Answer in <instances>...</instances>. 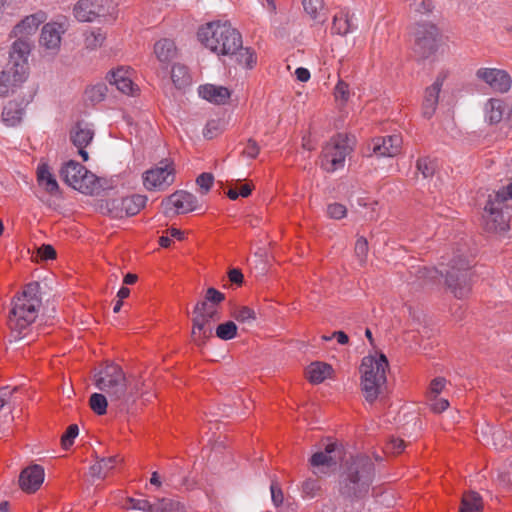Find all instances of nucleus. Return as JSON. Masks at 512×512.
<instances>
[{
    "label": "nucleus",
    "mask_w": 512,
    "mask_h": 512,
    "mask_svg": "<svg viewBox=\"0 0 512 512\" xmlns=\"http://www.w3.org/2000/svg\"><path fill=\"white\" fill-rule=\"evenodd\" d=\"M235 186L238 187V196L244 198L250 196L254 189V184L252 182L242 183L241 180H237Z\"/></svg>",
    "instance_id": "nucleus-60"
},
{
    "label": "nucleus",
    "mask_w": 512,
    "mask_h": 512,
    "mask_svg": "<svg viewBox=\"0 0 512 512\" xmlns=\"http://www.w3.org/2000/svg\"><path fill=\"white\" fill-rule=\"evenodd\" d=\"M414 55L424 60L435 54L438 49L440 30L432 23H418L414 30Z\"/></svg>",
    "instance_id": "nucleus-11"
},
{
    "label": "nucleus",
    "mask_w": 512,
    "mask_h": 512,
    "mask_svg": "<svg viewBox=\"0 0 512 512\" xmlns=\"http://www.w3.org/2000/svg\"><path fill=\"white\" fill-rule=\"evenodd\" d=\"M388 366V360L384 354L379 357L369 355L362 359L360 366L361 390L367 402H375L380 395L382 387L386 383Z\"/></svg>",
    "instance_id": "nucleus-6"
},
{
    "label": "nucleus",
    "mask_w": 512,
    "mask_h": 512,
    "mask_svg": "<svg viewBox=\"0 0 512 512\" xmlns=\"http://www.w3.org/2000/svg\"><path fill=\"white\" fill-rule=\"evenodd\" d=\"M106 92L107 87L105 84H96L85 90V97L87 101L96 104L104 100Z\"/></svg>",
    "instance_id": "nucleus-38"
},
{
    "label": "nucleus",
    "mask_w": 512,
    "mask_h": 512,
    "mask_svg": "<svg viewBox=\"0 0 512 512\" xmlns=\"http://www.w3.org/2000/svg\"><path fill=\"white\" fill-rule=\"evenodd\" d=\"M29 45L20 40L12 44L8 67L0 72V96H6L23 83L28 75Z\"/></svg>",
    "instance_id": "nucleus-5"
},
{
    "label": "nucleus",
    "mask_w": 512,
    "mask_h": 512,
    "mask_svg": "<svg viewBox=\"0 0 512 512\" xmlns=\"http://www.w3.org/2000/svg\"><path fill=\"white\" fill-rule=\"evenodd\" d=\"M154 53L161 63H169L177 56V47L171 39H160L154 44Z\"/></svg>",
    "instance_id": "nucleus-30"
},
{
    "label": "nucleus",
    "mask_w": 512,
    "mask_h": 512,
    "mask_svg": "<svg viewBox=\"0 0 512 512\" xmlns=\"http://www.w3.org/2000/svg\"><path fill=\"white\" fill-rule=\"evenodd\" d=\"M125 507L127 509H136L146 512H152V504L147 499L144 498H127Z\"/></svg>",
    "instance_id": "nucleus-48"
},
{
    "label": "nucleus",
    "mask_w": 512,
    "mask_h": 512,
    "mask_svg": "<svg viewBox=\"0 0 512 512\" xmlns=\"http://www.w3.org/2000/svg\"><path fill=\"white\" fill-rule=\"evenodd\" d=\"M403 139L400 134L374 137L367 145L368 155L379 157H395L402 150Z\"/></svg>",
    "instance_id": "nucleus-16"
},
{
    "label": "nucleus",
    "mask_w": 512,
    "mask_h": 512,
    "mask_svg": "<svg viewBox=\"0 0 512 512\" xmlns=\"http://www.w3.org/2000/svg\"><path fill=\"white\" fill-rule=\"evenodd\" d=\"M16 388L11 389L9 386L0 388V410L7 404Z\"/></svg>",
    "instance_id": "nucleus-63"
},
{
    "label": "nucleus",
    "mask_w": 512,
    "mask_h": 512,
    "mask_svg": "<svg viewBox=\"0 0 512 512\" xmlns=\"http://www.w3.org/2000/svg\"><path fill=\"white\" fill-rule=\"evenodd\" d=\"M341 458V451L335 442L328 443L324 451L314 453L310 459V463L314 467L333 466Z\"/></svg>",
    "instance_id": "nucleus-24"
},
{
    "label": "nucleus",
    "mask_w": 512,
    "mask_h": 512,
    "mask_svg": "<svg viewBox=\"0 0 512 512\" xmlns=\"http://www.w3.org/2000/svg\"><path fill=\"white\" fill-rule=\"evenodd\" d=\"M354 138L347 134L338 133L323 147L321 167L327 172L342 168L346 157L352 152Z\"/></svg>",
    "instance_id": "nucleus-9"
},
{
    "label": "nucleus",
    "mask_w": 512,
    "mask_h": 512,
    "mask_svg": "<svg viewBox=\"0 0 512 512\" xmlns=\"http://www.w3.org/2000/svg\"><path fill=\"white\" fill-rule=\"evenodd\" d=\"M147 196L133 194L127 197H118L109 199L105 203V208L110 217L122 219L138 214L146 205Z\"/></svg>",
    "instance_id": "nucleus-15"
},
{
    "label": "nucleus",
    "mask_w": 512,
    "mask_h": 512,
    "mask_svg": "<svg viewBox=\"0 0 512 512\" xmlns=\"http://www.w3.org/2000/svg\"><path fill=\"white\" fill-rule=\"evenodd\" d=\"M333 369L329 364L323 362L311 363L306 371L308 380L313 384H319L330 376Z\"/></svg>",
    "instance_id": "nucleus-32"
},
{
    "label": "nucleus",
    "mask_w": 512,
    "mask_h": 512,
    "mask_svg": "<svg viewBox=\"0 0 512 512\" xmlns=\"http://www.w3.org/2000/svg\"><path fill=\"white\" fill-rule=\"evenodd\" d=\"M233 317L238 322H242V323L251 322L256 319V313L252 308H250L248 306H241V307L235 309V311L233 312Z\"/></svg>",
    "instance_id": "nucleus-44"
},
{
    "label": "nucleus",
    "mask_w": 512,
    "mask_h": 512,
    "mask_svg": "<svg viewBox=\"0 0 512 512\" xmlns=\"http://www.w3.org/2000/svg\"><path fill=\"white\" fill-rule=\"evenodd\" d=\"M375 476V465L366 455L346 460L339 475V494L350 502L363 499L369 492Z\"/></svg>",
    "instance_id": "nucleus-2"
},
{
    "label": "nucleus",
    "mask_w": 512,
    "mask_h": 512,
    "mask_svg": "<svg viewBox=\"0 0 512 512\" xmlns=\"http://www.w3.org/2000/svg\"><path fill=\"white\" fill-rule=\"evenodd\" d=\"M504 203L489 194L483 209V229L488 233H501L509 229V216L503 212Z\"/></svg>",
    "instance_id": "nucleus-14"
},
{
    "label": "nucleus",
    "mask_w": 512,
    "mask_h": 512,
    "mask_svg": "<svg viewBox=\"0 0 512 512\" xmlns=\"http://www.w3.org/2000/svg\"><path fill=\"white\" fill-rule=\"evenodd\" d=\"M237 335V325L233 321H227L218 325L216 336L222 340L233 339Z\"/></svg>",
    "instance_id": "nucleus-41"
},
{
    "label": "nucleus",
    "mask_w": 512,
    "mask_h": 512,
    "mask_svg": "<svg viewBox=\"0 0 512 512\" xmlns=\"http://www.w3.org/2000/svg\"><path fill=\"white\" fill-rule=\"evenodd\" d=\"M94 383L119 410H124L139 393V381L127 378L123 369L114 363H104L94 375Z\"/></svg>",
    "instance_id": "nucleus-3"
},
{
    "label": "nucleus",
    "mask_w": 512,
    "mask_h": 512,
    "mask_svg": "<svg viewBox=\"0 0 512 512\" xmlns=\"http://www.w3.org/2000/svg\"><path fill=\"white\" fill-rule=\"evenodd\" d=\"M198 92L203 99L217 105L226 104L231 97V91L228 88L213 84L201 85Z\"/></svg>",
    "instance_id": "nucleus-26"
},
{
    "label": "nucleus",
    "mask_w": 512,
    "mask_h": 512,
    "mask_svg": "<svg viewBox=\"0 0 512 512\" xmlns=\"http://www.w3.org/2000/svg\"><path fill=\"white\" fill-rule=\"evenodd\" d=\"M106 39V34L101 29L91 30L85 34V47L94 50L101 47Z\"/></svg>",
    "instance_id": "nucleus-37"
},
{
    "label": "nucleus",
    "mask_w": 512,
    "mask_h": 512,
    "mask_svg": "<svg viewBox=\"0 0 512 512\" xmlns=\"http://www.w3.org/2000/svg\"><path fill=\"white\" fill-rule=\"evenodd\" d=\"M171 79L176 88H185L191 82L188 68L181 64L173 65L171 69Z\"/></svg>",
    "instance_id": "nucleus-34"
},
{
    "label": "nucleus",
    "mask_w": 512,
    "mask_h": 512,
    "mask_svg": "<svg viewBox=\"0 0 512 512\" xmlns=\"http://www.w3.org/2000/svg\"><path fill=\"white\" fill-rule=\"evenodd\" d=\"M431 401V409L435 413H441L449 407V402L446 399L436 397H429Z\"/></svg>",
    "instance_id": "nucleus-58"
},
{
    "label": "nucleus",
    "mask_w": 512,
    "mask_h": 512,
    "mask_svg": "<svg viewBox=\"0 0 512 512\" xmlns=\"http://www.w3.org/2000/svg\"><path fill=\"white\" fill-rule=\"evenodd\" d=\"M133 74L134 70L131 67L121 66L109 73L108 80L123 94L134 95L138 91V86L132 80Z\"/></svg>",
    "instance_id": "nucleus-19"
},
{
    "label": "nucleus",
    "mask_w": 512,
    "mask_h": 512,
    "mask_svg": "<svg viewBox=\"0 0 512 512\" xmlns=\"http://www.w3.org/2000/svg\"><path fill=\"white\" fill-rule=\"evenodd\" d=\"M353 16L346 9L337 12L333 17L331 31L334 34L345 36L352 32L356 26L352 21Z\"/></svg>",
    "instance_id": "nucleus-28"
},
{
    "label": "nucleus",
    "mask_w": 512,
    "mask_h": 512,
    "mask_svg": "<svg viewBox=\"0 0 512 512\" xmlns=\"http://www.w3.org/2000/svg\"><path fill=\"white\" fill-rule=\"evenodd\" d=\"M482 497L475 491H469L463 494L460 505V512H482Z\"/></svg>",
    "instance_id": "nucleus-33"
},
{
    "label": "nucleus",
    "mask_w": 512,
    "mask_h": 512,
    "mask_svg": "<svg viewBox=\"0 0 512 512\" xmlns=\"http://www.w3.org/2000/svg\"><path fill=\"white\" fill-rule=\"evenodd\" d=\"M165 213L174 210L176 214H185L194 211L197 207V198L186 191H176L163 201Z\"/></svg>",
    "instance_id": "nucleus-18"
},
{
    "label": "nucleus",
    "mask_w": 512,
    "mask_h": 512,
    "mask_svg": "<svg viewBox=\"0 0 512 512\" xmlns=\"http://www.w3.org/2000/svg\"><path fill=\"white\" fill-rule=\"evenodd\" d=\"M320 490L321 486L317 479H307L302 484V492L306 497L313 498L319 495Z\"/></svg>",
    "instance_id": "nucleus-47"
},
{
    "label": "nucleus",
    "mask_w": 512,
    "mask_h": 512,
    "mask_svg": "<svg viewBox=\"0 0 512 512\" xmlns=\"http://www.w3.org/2000/svg\"><path fill=\"white\" fill-rule=\"evenodd\" d=\"M346 213V207L340 203H333L327 207V214L330 218L333 219H342L346 216Z\"/></svg>",
    "instance_id": "nucleus-55"
},
{
    "label": "nucleus",
    "mask_w": 512,
    "mask_h": 512,
    "mask_svg": "<svg viewBox=\"0 0 512 512\" xmlns=\"http://www.w3.org/2000/svg\"><path fill=\"white\" fill-rule=\"evenodd\" d=\"M447 289L457 299L468 297L472 289V272L469 261L465 258L453 259L443 275Z\"/></svg>",
    "instance_id": "nucleus-7"
},
{
    "label": "nucleus",
    "mask_w": 512,
    "mask_h": 512,
    "mask_svg": "<svg viewBox=\"0 0 512 512\" xmlns=\"http://www.w3.org/2000/svg\"><path fill=\"white\" fill-rule=\"evenodd\" d=\"M90 408L97 415H104L107 412V397L101 393H93L89 399Z\"/></svg>",
    "instance_id": "nucleus-40"
},
{
    "label": "nucleus",
    "mask_w": 512,
    "mask_h": 512,
    "mask_svg": "<svg viewBox=\"0 0 512 512\" xmlns=\"http://www.w3.org/2000/svg\"><path fill=\"white\" fill-rule=\"evenodd\" d=\"M304 11L312 18L317 19L324 10L323 0H302Z\"/></svg>",
    "instance_id": "nucleus-43"
},
{
    "label": "nucleus",
    "mask_w": 512,
    "mask_h": 512,
    "mask_svg": "<svg viewBox=\"0 0 512 512\" xmlns=\"http://www.w3.org/2000/svg\"><path fill=\"white\" fill-rule=\"evenodd\" d=\"M445 78V74H439L433 84L425 89L422 102V115L427 119H430L437 109L439 94Z\"/></svg>",
    "instance_id": "nucleus-20"
},
{
    "label": "nucleus",
    "mask_w": 512,
    "mask_h": 512,
    "mask_svg": "<svg viewBox=\"0 0 512 512\" xmlns=\"http://www.w3.org/2000/svg\"><path fill=\"white\" fill-rule=\"evenodd\" d=\"M323 340L328 341L332 338H336L337 342L341 345H346L349 342L348 335L343 331H335L332 336H323Z\"/></svg>",
    "instance_id": "nucleus-64"
},
{
    "label": "nucleus",
    "mask_w": 512,
    "mask_h": 512,
    "mask_svg": "<svg viewBox=\"0 0 512 512\" xmlns=\"http://www.w3.org/2000/svg\"><path fill=\"white\" fill-rule=\"evenodd\" d=\"M41 260H52L56 258V250L51 245L43 244L37 250Z\"/></svg>",
    "instance_id": "nucleus-57"
},
{
    "label": "nucleus",
    "mask_w": 512,
    "mask_h": 512,
    "mask_svg": "<svg viewBox=\"0 0 512 512\" xmlns=\"http://www.w3.org/2000/svg\"><path fill=\"white\" fill-rule=\"evenodd\" d=\"M213 181L214 177L211 173H202L196 179L197 185L204 189L203 193H207L211 189Z\"/></svg>",
    "instance_id": "nucleus-56"
},
{
    "label": "nucleus",
    "mask_w": 512,
    "mask_h": 512,
    "mask_svg": "<svg viewBox=\"0 0 512 512\" xmlns=\"http://www.w3.org/2000/svg\"><path fill=\"white\" fill-rule=\"evenodd\" d=\"M45 20L44 13H36L26 16L14 28L12 33L17 37L16 41L23 40L29 45V52L31 51V41L29 35L36 32L38 26Z\"/></svg>",
    "instance_id": "nucleus-21"
},
{
    "label": "nucleus",
    "mask_w": 512,
    "mask_h": 512,
    "mask_svg": "<svg viewBox=\"0 0 512 512\" xmlns=\"http://www.w3.org/2000/svg\"><path fill=\"white\" fill-rule=\"evenodd\" d=\"M368 250H369V248H368V242H367L366 238L362 237V236L359 237L356 240L354 251L362 265L365 264V262H366Z\"/></svg>",
    "instance_id": "nucleus-49"
},
{
    "label": "nucleus",
    "mask_w": 512,
    "mask_h": 512,
    "mask_svg": "<svg viewBox=\"0 0 512 512\" xmlns=\"http://www.w3.org/2000/svg\"><path fill=\"white\" fill-rule=\"evenodd\" d=\"M176 178V168L171 159H162L142 174L143 185L148 191H165Z\"/></svg>",
    "instance_id": "nucleus-10"
},
{
    "label": "nucleus",
    "mask_w": 512,
    "mask_h": 512,
    "mask_svg": "<svg viewBox=\"0 0 512 512\" xmlns=\"http://www.w3.org/2000/svg\"><path fill=\"white\" fill-rule=\"evenodd\" d=\"M44 481V469L40 465H32L25 468L19 476V484L22 490L28 493L36 492Z\"/></svg>",
    "instance_id": "nucleus-22"
},
{
    "label": "nucleus",
    "mask_w": 512,
    "mask_h": 512,
    "mask_svg": "<svg viewBox=\"0 0 512 512\" xmlns=\"http://www.w3.org/2000/svg\"><path fill=\"white\" fill-rule=\"evenodd\" d=\"M270 490H271V497H272V501L273 503L276 505V506H279L283 503V492L281 490V488L279 487V485L275 482H272L271 483V486H270Z\"/></svg>",
    "instance_id": "nucleus-61"
},
{
    "label": "nucleus",
    "mask_w": 512,
    "mask_h": 512,
    "mask_svg": "<svg viewBox=\"0 0 512 512\" xmlns=\"http://www.w3.org/2000/svg\"><path fill=\"white\" fill-rule=\"evenodd\" d=\"M476 77L489 85L495 92L506 93L512 85L511 76L502 69L480 68L476 72Z\"/></svg>",
    "instance_id": "nucleus-17"
},
{
    "label": "nucleus",
    "mask_w": 512,
    "mask_h": 512,
    "mask_svg": "<svg viewBox=\"0 0 512 512\" xmlns=\"http://www.w3.org/2000/svg\"><path fill=\"white\" fill-rule=\"evenodd\" d=\"M224 300H225V295L222 292H220L212 287L207 289L205 298H204V301H207V303L217 306Z\"/></svg>",
    "instance_id": "nucleus-54"
},
{
    "label": "nucleus",
    "mask_w": 512,
    "mask_h": 512,
    "mask_svg": "<svg viewBox=\"0 0 512 512\" xmlns=\"http://www.w3.org/2000/svg\"><path fill=\"white\" fill-rule=\"evenodd\" d=\"M228 278L232 284H235L237 286H241L244 281L243 273L241 272L240 269H237V268H233V269L229 270Z\"/></svg>",
    "instance_id": "nucleus-62"
},
{
    "label": "nucleus",
    "mask_w": 512,
    "mask_h": 512,
    "mask_svg": "<svg viewBox=\"0 0 512 512\" xmlns=\"http://www.w3.org/2000/svg\"><path fill=\"white\" fill-rule=\"evenodd\" d=\"M486 110L489 123L496 124L502 120L505 104L500 99H490L486 105Z\"/></svg>",
    "instance_id": "nucleus-35"
},
{
    "label": "nucleus",
    "mask_w": 512,
    "mask_h": 512,
    "mask_svg": "<svg viewBox=\"0 0 512 512\" xmlns=\"http://www.w3.org/2000/svg\"><path fill=\"white\" fill-rule=\"evenodd\" d=\"M93 136L94 132L91 129L83 128L80 123H78L70 132V139L78 148V153L84 162L89 159L85 148L90 144Z\"/></svg>",
    "instance_id": "nucleus-25"
},
{
    "label": "nucleus",
    "mask_w": 512,
    "mask_h": 512,
    "mask_svg": "<svg viewBox=\"0 0 512 512\" xmlns=\"http://www.w3.org/2000/svg\"><path fill=\"white\" fill-rule=\"evenodd\" d=\"M64 24L51 22L43 26L40 43L47 49H58L61 43V35L65 32Z\"/></svg>",
    "instance_id": "nucleus-23"
},
{
    "label": "nucleus",
    "mask_w": 512,
    "mask_h": 512,
    "mask_svg": "<svg viewBox=\"0 0 512 512\" xmlns=\"http://www.w3.org/2000/svg\"><path fill=\"white\" fill-rule=\"evenodd\" d=\"M120 461L121 459L118 456L100 458L90 467V474L92 477L104 479Z\"/></svg>",
    "instance_id": "nucleus-31"
},
{
    "label": "nucleus",
    "mask_w": 512,
    "mask_h": 512,
    "mask_svg": "<svg viewBox=\"0 0 512 512\" xmlns=\"http://www.w3.org/2000/svg\"><path fill=\"white\" fill-rule=\"evenodd\" d=\"M260 153V146L258 143L250 138L247 140L245 147L243 148L241 155L249 159H255Z\"/></svg>",
    "instance_id": "nucleus-52"
},
{
    "label": "nucleus",
    "mask_w": 512,
    "mask_h": 512,
    "mask_svg": "<svg viewBox=\"0 0 512 512\" xmlns=\"http://www.w3.org/2000/svg\"><path fill=\"white\" fill-rule=\"evenodd\" d=\"M444 275L443 271L438 270L435 267H420L417 270V277L425 282L436 283L440 281Z\"/></svg>",
    "instance_id": "nucleus-39"
},
{
    "label": "nucleus",
    "mask_w": 512,
    "mask_h": 512,
    "mask_svg": "<svg viewBox=\"0 0 512 512\" xmlns=\"http://www.w3.org/2000/svg\"><path fill=\"white\" fill-rule=\"evenodd\" d=\"M334 96L337 101L346 103L350 97L349 84L339 80L334 88Z\"/></svg>",
    "instance_id": "nucleus-50"
},
{
    "label": "nucleus",
    "mask_w": 512,
    "mask_h": 512,
    "mask_svg": "<svg viewBox=\"0 0 512 512\" xmlns=\"http://www.w3.org/2000/svg\"><path fill=\"white\" fill-rule=\"evenodd\" d=\"M79 433V428L76 424H71L67 427L66 431L61 437V445L64 449H69L73 443L75 438Z\"/></svg>",
    "instance_id": "nucleus-45"
},
{
    "label": "nucleus",
    "mask_w": 512,
    "mask_h": 512,
    "mask_svg": "<svg viewBox=\"0 0 512 512\" xmlns=\"http://www.w3.org/2000/svg\"><path fill=\"white\" fill-rule=\"evenodd\" d=\"M114 10L113 0H78L73 7V14L80 22H93L112 16Z\"/></svg>",
    "instance_id": "nucleus-13"
},
{
    "label": "nucleus",
    "mask_w": 512,
    "mask_h": 512,
    "mask_svg": "<svg viewBox=\"0 0 512 512\" xmlns=\"http://www.w3.org/2000/svg\"><path fill=\"white\" fill-rule=\"evenodd\" d=\"M491 195L505 204L507 200L512 199V182Z\"/></svg>",
    "instance_id": "nucleus-59"
},
{
    "label": "nucleus",
    "mask_w": 512,
    "mask_h": 512,
    "mask_svg": "<svg viewBox=\"0 0 512 512\" xmlns=\"http://www.w3.org/2000/svg\"><path fill=\"white\" fill-rule=\"evenodd\" d=\"M37 182L49 195L60 194V187L55 176L50 172L48 165L42 164L37 168Z\"/></svg>",
    "instance_id": "nucleus-27"
},
{
    "label": "nucleus",
    "mask_w": 512,
    "mask_h": 512,
    "mask_svg": "<svg viewBox=\"0 0 512 512\" xmlns=\"http://www.w3.org/2000/svg\"><path fill=\"white\" fill-rule=\"evenodd\" d=\"M406 444L404 440L397 437H391L385 444L384 451L387 454L398 455L403 452Z\"/></svg>",
    "instance_id": "nucleus-46"
},
{
    "label": "nucleus",
    "mask_w": 512,
    "mask_h": 512,
    "mask_svg": "<svg viewBox=\"0 0 512 512\" xmlns=\"http://www.w3.org/2000/svg\"><path fill=\"white\" fill-rule=\"evenodd\" d=\"M39 289L38 282H30L13 299L12 309L8 316V326L12 332L16 333V337L25 335L26 330L37 318L41 305Z\"/></svg>",
    "instance_id": "nucleus-4"
},
{
    "label": "nucleus",
    "mask_w": 512,
    "mask_h": 512,
    "mask_svg": "<svg viewBox=\"0 0 512 512\" xmlns=\"http://www.w3.org/2000/svg\"><path fill=\"white\" fill-rule=\"evenodd\" d=\"M194 313L195 316L192 319V339L200 346L212 335L210 321L219 319V313L217 306L207 303V301L204 300L196 304Z\"/></svg>",
    "instance_id": "nucleus-12"
},
{
    "label": "nucleus",
    "mask_w": 512,
    "mask_h": 512,
    "mask_svg": "<svg viewBox=\"0 0 512 512\" xmlns=\"http://www.w3.org/2000/svg\"><path fill=\"white\" fill-rule=\"evenodd\" d=\"M59 175L68 186L83 194L93 195L98 188L97 176L77 161L65 162Z\"/></svg>",
    "instance_id": "nucleus-8"
},
{
    "label": "nucleus",
    "mask_w": 512,
    "mask_h": 512,
    "mask_svg": "<svg viewBox=\"0 0 512 512\" xmlns=\"http://www.w3.org/2000/svg\"><path fill=\"white\" fill-rule=\"evenodd\" d=\"M416 168L424 178H429L432 177L436 171V163L429 157H421L416 162Z\"/></svg>",
    "instance_id": "nucleus-42"
},
{
    "label": "nucleus",
    "mask_w": 512,
    "mask_h": 512,
    "mask_svg": "<svg viewBox=\"0 0 512 512\" xmlns=\"http://www.w3.org/2000/svg\"><path fill=\"white\" fill-rule=\"evenodd\" d=\"M446 385V379L443 377L434 378L429 386L428 397H436L438 396L444 389Z\"/></svg>",
    "instance_id": "nucleus-53"
},
{
    "label": "nucleus",
    "mask_w": 512,
    "mask_h": 512,
    "mask_svg": "<svg viewBox=\"0 0 512 512\" xmlns=\"http://www.w3.org/2000/svg\"><path fill=\"white\" fill-rule=\"evenodd\" d=\"M199 41L217 55L235 56L240 65L252 69L257 57L250 48L243 47L241 33L228 21H212L202 25L197 32Z\"/></svg>",
    "instance_id": "nucleus-1"
},
{
    "label": "nucleus",
    "mask_w": 512,
    "mask_h": 512,
    "mask_svg": "<svg viewBox=\"0 0 512 512\" xmlns=\"http://www.w3.org/2000/svg\"><path fill=\"white\" fill-rule=\"evenodd\" d=\"M221 123L219 120H209L203 130V135L207 139H213L221 133Z\"/></svg>",
    "instance_id": "nucleus-51"
},
{
    "label": "nucleus",
    "mask_w": 512,
    "mask_h": 512,
    "mask_svg": "<svg viewBox=\"0 0 512 512\" xmlns=\"http://www.w3.org/2000/svg\"><path fill=\"white\" fill-rule=\"evenodd\" d=\"M23 114L24 106L22 102L8 101L2 110V121L5 125L14 127L21 122Z\"/></svg>",
    "instance_id": "nucleus-29"
},
{
    "label": "nucleus",
    "mask_w": 512,
    "mask_h": 512,
    "mask_svg": "<svg viewBox=\"0 0 512 512\" xmlns=\"http://www.w3.org/2000/svg\"><path fill=\"white\" fill-rule=\"evenodd\" d=\"M184 505L174 499L161 498L152 504V512H184Z\"/></svg>",
    "instance_id": "nucleus-36"
}]
</instances>
